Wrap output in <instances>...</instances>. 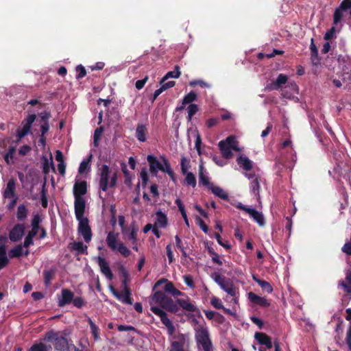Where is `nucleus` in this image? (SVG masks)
I'll return each mask as SVG.
<instances>
[{
    "label": "nucleus",
    "instance_id": "30",
    "mask_svg": "<svg viewBox=\"0 0 351 351\" xmlns=\"http://www.w3.org/2000/svg\"><path fill=\"white\" fill-rule=\"evenodd\" d=\"M261 178L259 177H255V178L250 182V192L257 199L260 197V185Z\"/></svg>",
    "mask_w": 351,
    "mask_h": 351
},
{
    "label": "nucleus",
    "instance_id": "20",
    "mask_svg": "<svg viewBox=\"0 0 351 351\" xmlns=\"http://www.w3.org/2000/svg\"><path fill=\"white\" fill-rule=\"evenodd\" d=\"M288 80V77L287 75L284 74L278 75L276 80L269 85H268L266 88L272 90H278L279 89L282 85L285 84Z\"/></svg>",
    "mask_w": 351,
    "mask_h": 351
},
{
    "label": "nucleus",
    "instance_id": "35",
    "mask_svg": "<svg viewBox=\"0 0 351 351\" xmlns=\"http://www.w3.org/2000/svg\"><path fill=\"white\" fill-rule=\"evenodd\" d=\"M252 279L256 282L261 289L268 293H271L273 291L271 285L267 281L261 280L256 275H252Z\"/></svg>",
    "mask_w": 351,
    "mask_h": 351
},
{
    "label": "nucleus",
    "instance_id": "54",
    "mask_svg": "<svg viewBox=\"0 0 351 351\" xmlns=\"http://www.w3.org/2000/svg\"><path fill=\"white\" fill-rule=\"evenodd\" d=\"M175 240H176V247L181 251L182 252V254L184 257H187L188 255L186 254V252L185 250V248L183 246V244H182V240L179 237L178 235H176L175 237Z\"/></svg>",
    "mask_w": 351,
    "mask_h": 351
},
{
    "label": "nucleus",
    "instance_id": "9",
    "mask_svg": "<svg viewBox=\"0 0 351 351\" xmlns=\"http://www.w3.org/2000/svg\"><path fill=\"white\" fill-rule=\"evenodd\" d=\"M25 225L23 223H16L10 230L9 232V239L12 242L19 241L25 234Z\"/></svg>",
    "mask_w": 351,
    "mask_h": 351
},
{
    "label": "nucleus",
    "instance_id": "31",
    "mask_svg": "<svg viewBox=\"0 0 351 351\" xmlns=\"http://www.w3.org/2000/svg\"><path fill=\"white\" fill-rule=\"evenodd\" d=\"M71 249L73 251L77 252V254H87V245H84L82 241H75L71 243Z\"/></svg>",
    "mask_w": 351,
    "mask_h": 351
},
{
    "label": "nucleus",
    "instance_id": "22",
    "mask_svg": "<svg viewBox=\"0 0 351 351\" xmlns=\"http://www.w3.org/2000/svg\"><path fill=\"white\" fill-rule=\"evenodd\" d=\"M255 339L261 345H264L267 349L272 348L271 339L263 332H256L254 335Z\"/></svg>",
    "mask_w": 351,
    "mask_h": 351
},
{
    "label": "nucleus",
    "instance_id": "40",
    "mask_svg": "<svg viewBox=\"0 0 351 351\" xmlns=\"http://www.w3.org/2000/svg\"><path fill=\"white\" fill-rule=\"evenodd\" d=\"M28 210L27 206L24 204H20L18 206L17 212H16V217L19 221H23L27 217Z\"/></svg>",
    "mask_w": 351,
    "mask_h": 351
},
{
    "label": "nucleus",
    "instance_id": "29",
    "mask_svg": "<svg viewBox=\"0 0 351 351\" xmlns=\"http://www.w3.org/2000/svg\"><path fill=\"white\" fill-rule=\"evenodd\" d=\"M310 50H311V60L312 61L313 64L317 65L320 62V58L318 54L317 48L314 43L313 38L311 39V45H310Z\"/></svg>",
    "mask_w": 351,
    "mask_h": 351
},
{
    "label": "nucleus",
    "instance_id": "46",
    "mask_svg": "<svg viewBox=\"0 0 351 351\" xmlns=\"http://www.w3.org/2000/svg\"><path fill=\"white\" fill-rule=\"evenodd\" d=\"M199 107L197 104H191L187 107L188 116L187 120L188 121H191L193 117L198 112Z\"/></svg>",
    "mask_w": 351,
    "mask_h": 351
},
{
    "label": "nucleus",
    "instance_id": "33",
    "mask_svg": "<svg viewBox=\"0 0 351 351\" xmlns=\"http://www.w3.org/2000/svg\"><path fill=\"white\" fill-rule=\"evenodd\" d=\"M106 242L107 245L112 250L115 251L117 248V235L114 234L113 232H109Z\"/></svg>",
    "mask_w": 351,
    "mask_h": 351
},
{
    "label": "nucleus",
    "instance_id": "15",
    "mask_svg": "<svg viewBox=\"0 0 351 351\" xmlns=\"http://www.w3.org/2000/svg\"><path fill=\"white\" fill-rule=\"evenodd\" d=\"M147 160L149 165V171L151 173L156 175L158 171L162 169V164L154 155H148Z\"/></svg>",
    "mask_w": 351,
    "mask_h": 351
},
{
    "label": "nucleus",
    "instance_id": "53",
    "mask_svg": "<svg viewBox=\"0 0 351 351\" xmlns=\"http://www.w3.org/2000/svg\"><path fill=\"white\" fill-rule=\"evenodd\" d=\"M160 158L162 160V169H160V171H161L162 172L166 173L171 171L172 170V169L171 167L170 163L168 161V160L163 156H160Z\"/></svg>",
    "mask_w": 351,
    "mask_h": 351
},
{
    "label": "nucleus",
    "instance_id": "48",
    "mask_svg": "<svg viewBox=\"0 0 351 351\" xmlns=\"http://www.w3.org/2000/svg\"><path fill=\"white\" fill-rule=\"evenodd\" d=\"M339 31L340 29H337L335 27H332L326 32L324 36V39L326 40H330L332 38H335L337 37L336 32Z\"/></svg>",
    "mask_w": 351,
    "mask_h": 351
},
{
    "label": "nucleus",
    "instance_id": "37",
    "mask_svg": "<svg viewBox=\"0 0 351 351\" xmlns=\"http://www.w3.org/2000/svg\"><path fill=\"white\" fill-rule=\"evenodd\" d=\"M9 263V259L6 255V246L0 245V270L5 267Z\"/></svg>",
    "mask_w": 351,
    "mask_h": 351
},
{
    "label": "nucleus",
    "instance_id": "13",
    "mask_svg": "<svg viewBox=\"0 0 351 351\" xmlns=\"http://www.w3.org/2000/svg\"><path fill=\"white\" fill-rule=\"evenodd\" d=\"M97 263L100 267L101 273L105 275L108 280H112L113 278V274L106 260L99 256L97 257Z\"/></svg>",
    "mask_w": 351,
    "mask_h": 351
},
{
    "label": "nucleus",
    "instance_id": "63",
    "mask_svg": "<svg viewBox=\"0 0 351 351\" xmlns=\"http://www.w3.org/2000/svg\"><path fill=\"white\" fill-rule=\"evenodd\" d=\"M38 116L42 123H49V120L51 118V114L49 111H43L39 113Z\"/></svg>",
    "mask_w": 351,
    "mask_h": 351
},
{
    "label": "nucleus",
    "instance_id": "14",
    "mask_svg": "<svg viewBox=\"0 0 351 351\" xmlns=\"http://www.w3.org/2000/svg\"><path fill=\"white\" fill-rule=\"evenodd\" d=\"M87 193V182L85 180L76 181L73 186L74 197H82Z\"/></svg>",
    "mask_w": 351,
    "mask_h": 351
},
{
    "label": "nucleus",
    "instance_id": "28",
    "mask_svg": "<svg viewBox=\"0 0 351 351\" xmlns=\"http://www.w3.org/2000/svg\"><path fill=\"white\" fill-rule=\"evenodd\" d=\"M237 162L239 167L245 171H250L252 168V161L246 156H239Z\"/></svg>",
    "mask_w": 351,
    "mask_h": 351
},
{
    "label": "nucleus",
    "instance_id": "18",
    "mask_svg": "<svg viewBox=\"0 0 351 351\" xmlns=\"http://www.w3.org/2000/svg\"><path fill=\"white\" fill-rule=\"evenodd\" d=\"M16 182L15 180L10 179L7 183L6 188L3 192V197L6 199H11L16 195Z\"/></svg>",
    "mask_w": 351,
    "mask_h": 351
},
{
    "label": "nucleus",
    "instance_id": "55",
    "mask_svg": "<svg viewBox=\"0 0 351 351\" xmlns=\"http://www.w3.org/2000/svg\"><path fill=\"white\" fill-rule=\"evenodd\" d=\"M28 351H48V348L43 343H34Z\"/></svg>",
    "mask_w": 351,
    "mask_h": 351
},
{
    "label": "nucleus",
    "instance_id": "44",
    "mask_svg": "<svg viewBox=\"0 0 351 351\" xmlns=\"http://www.w3.org/2000/svg\"><path fill=\"white\" fill-rule=\"evenodd\" d=\"M197 99V95L194 91H191L189 93L186 95L182 99V104H191L193 101Z\"/></svg>",
    "mask_w": 351,
    "mask_h": 351
},
{
    "label": "nucleus",
    "instance_id": "10",
    "mask_svg": "<svg viewBox=\"0 0 351 351\" xmlns=\"http://www.w3.org/2000/svg\"><path fill=\"white\" fill-rule=\"evenodd\" d=\"M74 209L76 219L84 218L86 202L83 197H74Z\"/></svg>",
    "mask_w": 351,
    "mask_h": 351
},
{
    "label": "nucleus",
    "instance_id": "61",
    "mask_svg": "<svg viewBox=\"0 0 351 351\" xmlns=\"http://www.w3.org/2000/svg\"><path fill=\"white\" fill-rule=\"evenodd\" d=\"M210 304L213 306H214L217 309L223 308V305L221 300L217 297L214 296L211 298Z\"/></svg>",
    "mask_w": 351,
    "mask_h": 351
},
{
    "label": "nucleus",
    "instance_id": "51",
    "mask_svg": "<svg viewBox=\"0 0 351 351\" xmlns=\"http://www.w3.org/2000/svg\"><path fill=\"white\" fill-rule=\"evenodd\" d=\"M36 236L27 233V234L25 237L23 243H21L23 247H25V248H28L31 245H33L34 244V238Z\"/></svg>",
    "mask_w": 351,
    "mask_h": 351
},
{
    "label": "nucleus",
    "instance_id": "49",
    "mask_svg": "<svg viewBox=\"0 0 351 351\" xmlns=\"http://www.w3.org/2000/svg\"><path fill=\"white\" fill-rule=\"evenodd\" d=\"M54 274L55 271L53 269L45 270L43 271L44 281L46 285H49L51 283V281L53 279Z\"/></svg>",
    "mask_w": 351,
    "mask_h": 351
},
{
    "label": "nucleus",
    "instance_id": "64",
    "mask_svg": "<svg viewBox=\"0 0 351 351\" xmlns=\"http://www.w3.org/2000/svg\"><path fill=\"white\" fill-rule=\"evenodd\" d=\"M338 8L344 12L351 10V0H343Z\"/></svg>",
    "mask_w": 351,
    "mask_h": 351
},
{
    "label": "nucleus",
    "instance_id": "43",
    "mask_svg": "<svg viewBox=\"0 0 351 351\" xmlns=\"http://www.w3.org/2000/svg\"><path fill=\"white\" fill-rule=\"evenodd\" d=\"M343 12L342 10L339 9L338 7L335 9L333 14V20L332 23L335 25H337L340 23L343 18Z\"/></svg>",
    "mask_w": 351,
    "mask_h": 351
},
{
    "label": "nucleus",
    "instance_id": "16",
    "mask_svg": "<svg viewBox=\"0 0 351 351\" xmlns=\"http://www.w3.org/2000/svg\"><path fill=\"white\" fill-rule=\"evenodd\" d=\"M338 287L343 289L345 294L342 296V302L346 305H348L351 300V285L344 280H340L339 281Z\"/></svg>",
    "mask_w": 351,
    "mask_h": 351
},
{
    "label": "nucleus",
    "instance_id": "47",
    "mask_svg": "<svg viewBox=\"0 0 351 351\" xmlns=\"http://www.w3.org/2000/svg\"><path fill=\"white\" fill-rule=\"evenodd\" d=\"M15 152L16 147L14 146H12L9 147L8 152L4 155V160L8 165H9L10 163V160L14 158Z\"/></svg>",
    "mask_w": 351,
    "mask_h": 351
},
{
    "label": "nucleus",
    "instance_id": "6",
    "mask_svg": "<svg viewBox=\"0 0 351 351\" xmlns=\"http://www.w3.org/2000/svg\"><path fill=\"white\" fill-rule=\"evenodd\" d=\"M36 119V115L35 114H29L23 121H22V128H17L16 133V143H19L21 140L24 138L26 135L31 132V128L33 123L35 121Z\"/></svg>",
    "mask_w": 351,
    "mask_h": 351
},
{
    "label": "nucleus",
    "instance_id": "3",
    "mask_svg": "<svg viewBox=\"0 0 351 351\" xmlns=\"http://www.w3.org/2000/svg\"><path fill=\"white\" fill-rule=\"evenodd\" d=\"M152 300L169 312L176 313L179 310L177 304L162 291H155L152 295Z\"/></svg>",
    "mask_w": 351,
    "mask_h": 351
},
{
    "label": "nucleus",
    "instance_id": "11",
    "mask_svg": "<svg viewBox=\"0 0 351 351\" xmlns=\"http://www.w3.org/2000/svg\"><path fill=\"white\" fill-rule=\"evenodd\" d=\"M61 293V298L58 301V306L59 307H63L65 305L72 302L74 293L71 290L67 289H62Z\"/></svg>",
    "mask_w": 351,
    "mask_h": 351
},
{
    "label": "nucleus",
    "instance_id": "59",
    "mask_svg": "<svg viewBox=\"0 0 351 351\" xmlns=\"http://www.w3.org/2000/svg\"><path fill=\"white\" fill-rule=\"evenodd\" d=\"M180 165H181L182 173L183 175L188 173H189L188 169L189 167V160L186 159V158L182 157L181 158Z\"/></svg>",
    "mask_w": 351,
    "mask_h": 351
},
{
    "label": "nucleus",
    "instance_id": "60",
    "mask_svg": "<svg viewBox=\"0 0 351 351\" xmlns=\"http://www.w3.org/2000/svg\"><path fill=\"white\" fill-rule=\"evenodd\" d=\"M166 253L168 258L169 263L171 264L175 261L173 250H172V245L171 244H168L166 246Z\"/></svg>",
    "mask_w": 351,
    "mask_h": 351
},
{
    "label": "nucleus",
    "instance_id": "36",
    "mask_svg": "<svg viewBox=\"0 0 351 351\" xmlns=\"http://www.w3.org/2000/svg\"><path fill=\"white\" fill-rule=\"evenodd\" d=\"M87 322L90 326V332L93 337L95 341L100 339V329L99 327L93 322L90 317H88Z\"/></svg>",
    "mask_w": 351,
    "mask_h": 351
},
{
    "label": "nucleus",
    "instance_id": "52",
    "mask_svg": "<svg viewBox=\"0 0 351 351\" xmlns=\"http://www.w3.org/2000/svg\"><path fill=\"white\" fill-rule=\"evenodd\" d=\"M215 237L217 241V243L226 250H230L231 248V245L228 243V241H223L220 234L219 232L215 233Z\"/></svg>",
    "mask_w": 351,
    "mask_h": 351
},
{
    "label": "nucleus",
    "instance_id": "27",
    "mask_svg": "<svg viewBox=\"0 0 351 351\" xmlns=\"http://www.w3.org/2000/svg\"><path fill=\"white\" fill-rule=\"evenodd\" d=\"M199 182L200 184L210 188L213 183L209 181L208 177L205 174V169L203 164H200L199 166Z\"/></svg>",
    "mask_w": 351,
    "mask_h": 351
},
{
    "label": "nucleus",
    "instance_id": "39",
    "mask_svg": "<svg viewBox=\"0 0 351 351\" xmlns=\"http://www.w3.org/2000/svg\"><path fill=\"white\" fill-rule=\"evenodd\" d=\"M219 147L221 150V154L223 157L226 159H230L232 158L233 154L232 150H233L232 148L229 147L228 146H226L225 143L223 142H219Z\"/></svg>",
    "mask_w": 351,
    "mask_h": 351
},
{
    "label": "nucleus",
    "instance_id": "62",
    "mask_svg": "<svg viewBox=\"0 0 351 351\" xmlns=\"http://www.w3.org/2000/svg\"><path fill=\"white\" fill-rule=\"evenodd\" d=\"M75 70L77 73L76 75V78L77 80L83 78L86 75V71L82 64L77 65L75 68Z\"/></svg>",
    "mask_w": 351,
    "mask_h": 351
},
{
    "label": "nucleus",
    "instance_id": "42",
    "mask_svg": "<svg viewBox=\"0 0 351 351\" xmlns=\"http://www.w3.org/2000/svg\"><path fill=\"white\" fill-rule=\"evenodd\" d=\"M220 142H223L226 145V146H228L229 147L232 148L233 150L239 151V149L237 147V142L236 141V138L234 136H230L226 138L225 141H221Z\"/></svg>",
    "mask_w": 351,
    "mask_h": 351
},
{
    "label": "nucleus",
    "instance_id": "5",
    "mask_svg": "<svg viewBox=\"0 0 351 351\" xmlns=\"http://www.w3.org/2000/svg\"><path fill=\"white\" fill-rule=\"evenodd\" d=\"M213 278L215 282L217 283L228 295L231 296L236 295L237 289L233 282L230 278L221 276L219 274L217 273H215L213 275Z\"/></svg>",
    "mask_w": 351,
    "mask_h": 351
},
{
    "label": "nucleus",
    "instance_id": "41",
    "mask_svg": "<svg viewBox=\"0 0 351 351\" xmlns=\"http://www.w3.org/2000/svg\"><path fill=\"white\" fill-rule=\"evenodd\" d=\"M181 73L180 71V66L178 65H176L174 67V71H169L166 73V75L162 79L160 83L165 82L170 77L173 78H178L180 75Z\"/></svg>",
    "mask_w": 351,
    "mask_h": 351
},
{
    "label": "nucleus",
    "instance_id": "17",
    "mask_svg": "<svg viewBox=\"0 0 351 351\" xmlns=\"http://www.w3.org/2000/svg\"><path fill=\"white\" fill-rule=\"evenodd\" d=\"M248 298L251 302L256 305H258L262 307H268L270 306V303L264 297H261L254 293L250 292L248 293Z\"/></svg>",
    "mask_w": 351,
    "mask_h": 351
},
{
    "label": "nucleus",
    "instance_id": "38",
    "mask_svg": "<svg viewBox=\"0 0 351 351\" xmlns=\"http://www.w3.org/2000/svg\"><path fill=\"white\" fill-rule=\"evenodd\" d=\"M22 244H18L13 247L9 252L8 256L10 258H19L23 254Z\"/></svg>",
    "mask_w": 351,
    "mask_h": 351
},
{
    "label": "nucleus",
    "instance_id": "24",
    "mask_svg": "<svg viewBox=\"0 0 351 351\" xmlns=\"http://www.w3.org/2000/svg\"><path fill=\"white\" fill-rule=\"evenodd\" d=\"M43 160V172L45 175L49 174L50 171V168L52 169L53 171H56L54 163L53 161V157L51 154H50V160L47 158V156H43L42 157Z\"/></svg>",
    "mask_w": 351,
    "mask_h": 351
},
{
    "label": "nucleus",
    "instance_id": "56",
    "mask_svg": "<svg viewBox=\"0 0 351 351\" xmlns=\"http://www.w3.org/2000/svg\"><path fill=\"white\" fill-rule=\"evenodd\" d=\"M104 132L103 127L97 128L94 132V145L97 147L99 143L98 141L100 139L101 134Z\"/></svg>",
    "mask_w": 351,
    "mask_h": 351
},
{
    "label": "nucleus",
    "instance_id": "26",
    "mask_svg": "<svg viewBox=\"0 0 351 351\" xmlns=\"http://www.w3.org/2000/svg\"><path fill=\"white\" fill-rule=\"evenodd\" d=\"M156 220L154 226L159 227L160 228H164L167 226L168 219L167 215L162 212L161 210H158L156 213Z\"/></svg>",
    "mask_w": 351,
    "mask_h": 351
},
{
    "label": "nucleus",
    "instance_id": "12",
    "mask_svg": "<svg viewBox=\"0 0 351 351\" xmlns=\"http://www.w3.org/2000/svg\"><path fill=\"white\" fill-rule=\"evenodd\" d=\"M138 228L134 223H132L130 228H123L122 232L124 235H128V239L132 241V244H136L138 241L137 232Z\"/></svg>",
    "mask_w": 351,
    "mask_h": 351
},
{
    "label": "nucleus",
    "instance_id": "57",
    "mask_svg": "<svg viewBox=\"0 0 351 351\" xmlns=\"http://www.w3.org/2000/svg\"><path fill=\"white\" fill-rule=\"evenodd\" d=\"M124 292H125V296L123 297L121 302H123L124 304H130V305L132 304L133 299L131 297L130 289H126L125 291H124Z\"/></svg>",
    "mask_w": 351,
    "mask_h": 351
},
{
    "label": "nucleus",
    "instance_id": "4",
    "mask_svg": "<svg viewBox=\"0 0 351 351\" xmlns=\"http://www.w3.org/2000/svg\"><path fill=\"white\" fill-rule=\"evenodd\" d=\"M45 340L53 343L54 348L57 350L64 351L69 347V343L66 338L60 336L59 332L52 330L46 332Z\"/></svg>",
    "mask_w": 351,
    "mask_h": 351
},
{
    "label": "nucleus",
    "instance_id": "25",
    "mask_svg": "<svg viewBox=\"0 0 351 351\" xmlns=\"http://www.w3.org/2000/svg\"><path fill=\"white\" fill-rule=\"evenodd\" d=\"M247 213L260 226H263L265 224V218L262 213L251 208L250 210H247Z\"/></svg>",
    "mask_w": 351,
    "mask_h": 351
},
{
    "label": "nucleus",
    "instance_id": "7",
    "mask_svg": "<svg viewBox=\"0 0 351 351\" xmlns=\"http://www.w3.org/2000/svg\"><path fill=\"white\" fill-rule=\"evenodd\" d=\"M151 311L160 317L161 322L167 327L169 335H172L175 332L176 328L171 321L168 318L167 313L158 306H152Z\"/></svg>",
    "mask_w": 351,
    "mask_h": 351
},
{
    "label": "nucleus",
    "instance_id": "58",
    "mask_svg": "<svg viewBox=\"0 0 351 351\" xmlns=\"http://www.w3.org/2000/svg\"><path fill=\"white\" fill-rule=\"evenodd\" d=\"M72 302L78 308H81L86 304V302L82 297H73Z\"/></svg>",
    "mask_w": 351,
    "mask_h": 351
},
{
    "label": "nucleus",
    "instance_id": "34",
    "mask_svg": "<svg viewBox=\"0 0 351 351\" xmlns=\"http://www.w3.org/2000/svg\"><path fill=\"white\" fill-rule=\"evenodd\" d=\"M176 303L185 311L193 313L197 311L196 306L191 302H189L188 300L184 299H178Z\"/></svg>",
    "mask_w": 351,
    "mask_h": 351
},
{
    "label": "nucleus",
    "instance_id": "2",
    "mask_svg": "<svg viewBox=\"0 0 351 351\" xmlns=\"http://www.w3.org/2000/svg\"><path fill=\"white\" fill-rule=\"evenodd\" d=\"M194 330L197 345L201 346L204 351H213V343L207 327L205 325H199Z\"/></svg>",
    "mask_w": 351,
    "mask_h": 351
},
{
    "label": "nucleus",
    "instance_id": "21",
    "mask_svg": "<svg viewBox=\"0 0 351 351\" xmlns=\"http://www.w3.org/2000/svg\"><path fill=\"white\" fill-rule=\"evenodd\" d=\"M42 219L39 214L36 213L33 215L31 221L32 230L28 232V234L36 236L38 233L39 229L40 228V223Z\"/></svg>",
    "mask_w": 351,
    "mask_h": 351
},
{
    "label": "nucleus",
    "instance_id": "32",
    "mask_svg": "<svg viewBox=\"0 0 351 351\" xmlns=\"http://www.w3.org/2000/svg\"><path fill=\"white\" fill-rule=\"evenodd\" d=\"M208 189L210 190L215 196L221 198V199L228 200V195L222 188L218 186H215L213 184Z\"/></svg>",
    "mask_w": 351,
    "mask_h": 351
},
{
    "label": "nucleus",
    "instance_id": "8",
    "mask_svg": "<svg viewBox=\"0 0 351 351\" xmlns=\"http://www.w3.org/2000/svg\"><path fill=\"white\" fill-rule=\"evenodd\" d=\"M79 221L78 232L83 237L85 242L89 243L92 239V231L87 217L77 219Z\"/></svg>",
    "mask_w": 351,
    "mask_h": 351
},
{
    "label": "nucleus",
    "instance_id": "19",
    "mask_svg": "<svg viewBox=\"0 0 351 351\" xmlns=\"http://www.w3.org/2000/svg\"><path fill=\"white\" fill-rule=\"evenodd\" d=\"M178 340L173 341L171 343L169 351H184L185 345V336L180 334L177 337Z\"/></svg>",
    "mask_w": 351,
    "mask_h": 351
},
{
    "label": "nucleus",
    "instance_id": "1",
    "mask_svg": "<svg viewBox=\"0 0 351 351\" xmlns=\"http://www.w3.org/2000/svg\"><path fill=\"white\" fill-rule=\"evenodd\" d=\"M99 188L106 192L109 188L114 189L117 184V171L112 172L107 165H102L99 169Z\"/></svg>",
    "mask_w": 351,
    "mask_h": 351
},
{
    "label": "nucleus",
    "instance_id": "50",
    "mask_svg": "<svg viewBox=\"0 0 351 351\" xmlns=\"http://www.w3.org/2000/svg\"><path fill=\"white\" fill-rule=\"evenodd\" d=\"M116 250H117L124 257H128L131 254L130 250L121 242L118 243Z\"/></svg>",
    "mask_w": 351,
    "mask_h": 351
},
{
    "label": "nucleus",
    "instance_id": "23",
    "mask_svg": "<svg viewBox=\"0 0 351 351\" xmlns=\"http://www.w3.org/2000/svg\"><path fill=\"white\" fill-rule=\"evenodd\" d=\"M147 133L148 131L145 125L142 123L137 124L135 136L140 142H145L146 141Z\"/></svg>",
    "mask_w": 351,
    "mask_h": 351
},
{
    "label": "nucleus",
    "instance_id": "45",
    "mask_svg": "<svg viewBox=\"0 0 351 351\" xmlns=\"http://www.w3.org/2000/svg\"><path fill=\"white\" fill-rule=\"evenodd\" d=\"M185 176H186L185 180H184L185 184L187 186H192L193 188H195L196 186V184H197L196 178H195V175L191 172H189L188 173H186Z\"/></svg>",
    "mask_w": 351,
    "mask_h": 351
}]
</instances>
